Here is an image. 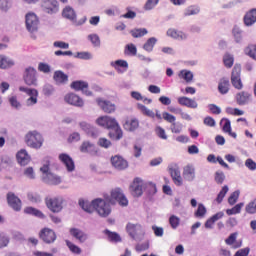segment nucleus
Listing matches in <instances>:
<instances>
[{
	"label": "nucleus",
	"instance_id": "f257e3e1",
	"mask_svg": "<svg viewBox=\"0 0 256 256\" xmlns=\"http://www.w3.org/2000/svg\"><path fill=\"white\" fill-rule=\"evenodd\" d=\"M104 199H94L92 202L86 200H79V206L88 213H93L94 211L102 218H107L112 213L111 202L112 199L110 195L104 194Z\"/></svg>",
	"mask_w": 256,
	"mask_h": 256
},
{
	"label": "nucleus",
	"instance_id": "f03ea898",
	"mask_svg": "<svg viewBox=\"0 0 256 256\" xmlns=\"http://www.w3.org/2000/svg\"><path fill=\"white\" fill-rule=\"evenodd\" d=\"M96 124L113 132H109V137L119 141L123 138V130L115 117L104 115L96 119Z\"/></svg>",
	"mask_w": 256,
	"mask_h": 256
},
{
	"label": "nucleus",
	"instance_id": "7ed1b4c3",
	"mask_svg": "<svg viewBox=\"0 0 256 256\" xmlns=\"http://www.w3.org/2000/svg\"><path fill=\"white\" fill-rule=\"evenodd\" d=\"M25 142L28 145V147L39 150L43 146L44 138L40 132L33 130V131H29L26 134Z\"/></svg>",
	"mask_w": 256,
	"mask_h": 256
},
{
	"label": "nucleus",
	"instance_id": "20e7f679",
	"mask_svg": "<svg viewBox=\"0 0 256 256\" xmlns=\"http://www.w3.org/2000/svg\"><path fill=\"white\" fill-rule=\"evenodd\" d=\"M19 91L22 93H25L29 97L25 101V105L27 107L31 108L38 104L39 92L36 88L20 86Z\"/></svg>",
	"mask_w": 256,
	"mask_h": 256
},
{
	"label": "nucleus",
	"instance_id": "39448f33",
	"mask_svg": "<svg viewBox=\"0 0 256 256\" xmlns=\"http://www.w3.org/2000/svg\"><path fill=\"white\" fill-rule=\"evenodd\" d=\"M149 183L143 178H134L131 186L130 192L134 197H141L143 195V191L148 188Z\"/></svg>",
	"mask_w": 256,
	"mask_h": 256
},
{
	"label": "nucleus",
	"instance_id": "423d86ee",
	"mask_svg": "<svg viewBox=\"0 0 256 256\" xmlns=\"http://www.w3.org/2000/svg\"><path fill=\"white\" fill-rule=\"evenodd\" d=\"M39 24H40L39 17L34 12H28L25 15L26 29L30 33L37 32L39 29Z\"/></svg>",
	"mask_w": 256,
	"mask_h": 256
},
{
	"label": "nucleus",
	"instance_id": "0eeeda50",
	"mask_svg": "<svg viewBox=\"0 0 256 256\" xmlns=\"http://www.w3.org/2000/svg\"><path fill=\"white\" fill-rule=\"evenodd\" d=\"M126 230L129 233V235L136 241L143 240L145 231L143 229L142 225L139 224H127Z\"/></svg>",
	"mask_w": 256,
	"mask_h": 256
},
{
	"label": "nucleus",
	"instance_id": "6e6552de",
	"mask_svg": "<svg viewBox=\"0 0 256 256\" xmlns=\"http://www.w3.org/2000/svg\"><path fill=\"white\" fill-rule=\"evenodd\" d=\"M109 197L111 199V204H115V201H117L122 207L129 205V200H127V197L120 188L113 189Z\"/></svg>",
	"mask_w": 256,
	"mask_h": 256
},
{
	"label": "nucleus",
	"instance_id": "1a4fd4ad",
	"mask_svg": "<svg viewBox=\"0 0 256 256\" xmlns=\"http://www.w3.org/2000/svg\"><path fill=\"white\" fill-rule=\"evenodd\" d=\"M71 89L74 91H81L82 94L86 97H92L93 92L89 90V83L83 80H76L70 84Z\"/></svg>",
	"mask_w": 256,
	"mask_h": 256
},
{
	"label": "nucleus",
	"instance_id": "9d476101",
	"mask_svg": "<svg viewBox=\"0 0 256 256\" xmlns=\"http://www.w3.org/2000/svg\"><path fill=\"white\" fill-rule=\"evenodd\" d=\"M24 81L26 85L29 87H37L38 79H37V70L34 67H28L25 69L24 73Z\"/></svg>",
	"mask_w": 256,
	"mask_h": 256
},
{
	"label": "nucleus",
	"instance_id": "9b49d317",
	"mask_svg": "<svg viewBox=\"0 0 256 256\" xmlns=\"http://www.w3.org/2000/svg\"><path fill=\"white\" fill-rule=\"evenodd\" d=\"M96 103L101 108V110L106 114H113L116 112V104L109 100L98 98L96 99Z\"/></svg>",
	"mask_w": 256,
	"mask_h": 256
},
{
	"label": "nucleus",
	"instance_id": "f8f14e48",
	"mask_svg": "<svg viewBox=\"0 0 256 256\" xmlns=\"http://www.w3.org/2000/svg\"><path fill=\"white\" fill-rule=\"evenodd\" d=\"M58 159L65 166L67 172L75 171V162L68 153H60Z\"/></svg>",
	"mask_w": 256,
	"mask_h": 256
},
{
	"label": "nucleus",
	"instance_id": "ddd939ff",
	"mask_svg": "<svg viewBox=\"0 0 256 256\" xmlns=\"http://www.w3.org/2000/svg\"><path fill=\"white\" fill-rule=\"evenodd\" d=\"M64 101L67 104L77 107V108H82V107H84V104H85L84 100L75 93L66 94L64 97Z\"/></svg>",
	"mask_w": 256,
	"mask_h": 256
},
{
	"label": "nucleus",
	"instance_id": "4468645a",
	"mask_svg": "<svg viewBox=\"0 0 256 256\" xmlns=\"http://www.w3.org/2000/svg\"><path fill=\"white\" fill-rule=\"evenodd\" d=\"M241 65H234L232 69V85L235 89H242L243 83L241 80Z\"/></svg>",
	"mask_w": 256,
	"mask_h": 256
},
{
	"label": "nucleus",
	"instance_id": "2eb2a0df",
	"mask_svg": "<svg viewBox=\"0 0 256 256\" xmlns=\"http://www.w3.org/2000/svg\"><path fill=\"white\" fill-rule=\"evenodd\" d=\"M42 10L48 14H55L59 11L57 0H42Z\"/></svg>",
	"mask_w": 256,
	"mask_h": 256
},
{
	"label": "nucleus",
	"instance_id": "dca6fc26",
	"mask_svg": "<svg viewBox=\"0 0 256 256\" xmlns=\"http://www.w3.org/2000/svg\"><path fill=\"white\" fill-rule=\"evenodd\" d=\"M111 164L112 166L119 170V171H122V170H125L127 169V167H129V164L128 162L126 161V159L121 156V155H115V156H112L111 157Z\"/></svg>",
	"mask_w": 256,
	"mask_h": 256
},
{
	"label": "nucleus",
	"instance_id": "f3484780",
	"mask_svg": "<svg viewBox=\"0 0 256 256\" xmlns=\"http://www.w3.org/2000/svg\"><path fill=\"white\" fill-rule=\"evenodd\" d=\"M40 239L46 242V244H51L56 241L57 235L52 229L44 228L40 231Z\"/></svg>",
	"mask_w": 256,
	"mask_h": 256
},
{
	"label": "nucleus",
	"instance_id": "a211bd4d",
	"mask_svg": "<svg viewBox=\"0 0 256 256\" xmlns=\"http://www.w3.org/2000/svg\"><path fill=\"white\" fill-rule=\"evenodd\" d=\"M46 206L50 211L58 213L63 209V200L59 198L46 199Z\"/></svg>",
	"mask_w": 256,
	"mask_h": 256
},
{
	"label": "nucleus",
	"instance_id": "6ab92c4d",
	"mask_svg": "<svg viewBox=\"0 0 256 256\" xmlns=\"http://www.w3.org/2000/svg\"><path fill=\"white\" fill-rule=\"evenodd\" d=\"M79 127L84 131L88 136L96 138L98 136V130L96 127L92 126L86 121L79 122Z\"/></svg>",
	"mask_w": 256,
	"mask_h": 256
},
{
	"label": "nucleus",
	"instance_id": "aec40b11",
	"mask_svg": "<svg viewBox=\"0 0 256 256\" xmlns=\"http://www.w3.org/2000/svg\"><path fill=\"white\" fill-rule=\"evenodd\" d=\"M238 238V233L234 232L224 240L226 242V245H229L232 247V249H238L243 246V241L242 240H237Z\"/></svg>",
	"mask_w": 256,
	"mask_h": 256
},
{
	"label": "nucleus",
	"instance_id": "412c9836",
	"mask_svg": "<svg viewBox=\"0 0 256 256\" xmlns=\"http://www.w3.org/2000/svg\"><path fill=\"white\" fill-rule=\"evenodd\" d=\"M166 35L174 40L184 41L188 38V35L183 31L170 28L167 30Z\"/></svg>",
	"mask_w": 256,
	"mask_h": 256
},
{
	"label": "nucleus",
	"instance_id": "4be33fe9",
	"mask_svg": "<svg viewBox=\"0 0 256 256\" xmlns=\"http://www.w3.org/2000/svg\"><path fill=\"white\" fill-rule=\"evenodd\" d=\"M177 101L180 106H183V107H186L189 109H197L198 108V103L194 99H191L189 97L181 96V97H178Z\"/></svg>",
	"mask_w": 256,
	"mask_h": 256
},
{
	"label": "nucleus",
	"instance_id": "5701e85b",
	"mask_svg": "<svg viewBox=\"0 0 256 256\" xmlns=\"http://www.w3.org/2000/svg\"><path fill=\"white\" fill-rule=\"evenodd\" d=\"M42 181L48 185L57 186L62 183V178L61 176H57V174H53V172H51L50 174H46V176H42Z\"/></svg>",
	"mask_w": 256,
	"mask_h": 256
},
{
	"label": "nucleus",
	"instance_id": "b1692460",
	"mask_svg": "<svg viewBox=\"0 0 256 256\" xmlns=\"http://www.w3.org/2000/svg\"><path fill=\"white\" fill-rule=\"evenodd\" d=\"M243 24L246 27H251L256 24V8L249 10L243 17Z\"/></svg>",
	"mask_w": 256,
	"mask_h": 256
},
{
	"label": "nucleus",
	"instance_id": "393cba45",
	"mask_svg": "<svg viewBox=\"0 0 256 256\" xmlns=\"http://www.w3.org/2000/svg\"><path fill=\"white\" fill-rule=\"evenodd\" d=\"M53 81L56 85H66L69 81V76L61 70H57L53 73Z\"/></svg>",
	"mask_w": 256,
	"mask_h": 256
},
{
	"label": "nucleus",
	"instance_id": "a878e982",
	"mask_svg": "<svg viewBox=\"0 0 256 256\" xmlns=\"http://www.w3.org/2000/svg\"><path fill=\"white\" fill-rule=\"evenodd\" d=\"M69 234L76 240H78L80 243H84L88 239V235L83 230H80L78 228L69 229Z\"/></svg>",
	"mask_w": 256,
	"mask_h": 256
},
{
	"label": "nucleus",
	"instance_id": "bb28decb",
	"mask_svg": "<svg viewBox=\"0 0 256 256\" xmlns=\"http://www.w3.org/2000/svg\"><path fill=\"white\" fill-rule=\"evenodd\" d=\"M196 177V170L194 166L188 165L183 168V178L185 181L193 182Z\"/></svg>",
	"mask_w": 256,
	"mask_h": 256
},
{
	"label": "nucleus",
	"instance_id": "cd10ccee",
	"mask_svg": "<svg viewBox=\"0 0 256 256\" xmlns=\"http://www.w3.org/2000/svg\"><path fill=\"white\" fill-rule=\"evenodd\" d=\"M80 152L95 155L97 154L98 150L95 144L89 141H84L80 146Z\"/></svg>",
	"mask_w": 256,
	"mask_h": 256
},
{
	"label": "nucleus",
	"instance_id": "c85d7f7f",
	"mask_svg": "<svg viewBox=\"0 0 256 256\" xmlns=\"http://www.w3.org/2000/svg\"><path fill=\"white\" fill-rule=\"evenodd\" d=\"M7 200L9 205L15 210L20 211L22 208V202L21 200L15 196L13 193H9L7 196Z\"/></svg>",
	"mask_w": 256,
	"mask_h": 256
},
{
	"label": "nucleus",
	"instance_id": "c756f323",
	"mask_svg": "<svg viewBox=\"0 0 256 256\" xmlns=\"http://www.w3.org/2000/svg\"><path fill=\"white\" fill-rule=\"evenodd\" d=\"M17 160L18 163L21 166H26L29 164L30 160H31V156L29 155V153L27 152L26 149H21L18 153H17Z\"/></svg>",
	"mask_w": 256,
	"mask_h": 256
},
{
	"label": "nucleus",
	"instance_id": "7c9ffc66",
	"mask_svg": "<svg viewBox=\"0 0 256 256\" xmlns=\"http://www.w3.org/2000/svg\"><path fill=\"white\" fill-rule=\"evenodd\" d=\"M232 38H234V43L243 44L244 31L240 27L235 26L234 28H232Z\"/></svg>",
	"mask_w": 256,
	"mask_h": 256
},
{
	"label": "nucleus",
	"instance_id": "2f4dec72",
	"mask_svg": "<svg viewBox=\"0 0 256 256\" xmlns=\"http://www.w3.org/2000/svg\"><path fill=\"white\" fill-rule=\"evenodd\" d=\"M110 65L119 73H124L129 68V63L126 60L112 61Z\"/></svg>",
	"mask_w": 256,
	"mask_h": 256
},
{
	"label": "nucleus",
	"instance_id": "473e14b6",
	"mask_svg": "<svg viewBox=\"0 0 256 256\" xmlns=\"http://www.w3.org/2000/svg\"><path fill=\"white\" fill-rule=\"evenodd\" d=\"M123 127L128 132H135L139 128V120L136 118L128 119L123 124Z\"/></svg>",
	"mask_w": 256,
	"mask_h": 256
},
{
	"label": "nucleus",
	"instance_id": "72a5a7b5",
	"mask_svg": "<svg viewBox=\"0 0 256 256\" xmlns=\"http://www.w3.org/2000/svg\"><path fill=\"white\" fill-rule=\"evenodd\" d=\"M251 94L248 92H240L236 95V102L239 106H244L250 103Z\"/></svg>",
	"mask_w": 256,
	"mask_h": 256
},
{
	"label": "nucleus",
	"instance_id": "f704fd0d",
	"mask_svg": "<svg viewBox=\"0 0 256 256\" xmlns=\"http://www.w3.org/2000/svg\"><path fill=\"white\" fill-rule=\"evenodd\" d=\"M170 174L176 186L180 187L183 185V178L179 168H170Z\"/></svg>",
	"mask_w": 256,
	"mask_h": 256
},
{
	"label": "nucleus",
	"instance_id": "c9c22d12",
	"mask_svg": "<svg viewBox=\"0 0 256 256\" xmlns=\"http://www.w3.org/2000/svg\"><path fill=\"white\" fill-rule=\"evenodd\" d=\"M62 16L63 18L70 20L72 23H75L77 19V15L71 7H65L62 11Z\"/></svg>",
	"mask_w": 256,
	"mask_h": 256
},
{
	"label": "nucleus",
	"instance_id": "e433bc0d",
	"mask_svg": "<svg viewBox=\"0 0 256 256\" xmlns=\"http://www.w3.org/2000/svg\"><path fill=\"white\" fill-rule=\"evenodd\" d=\"M14 65H15V62L13 59H11L10 57L5 56V55H0V68L1 69L11 68Z\"/></svg>",
	"mask_w": 256,
	"mask_h": 256
},
{
	"label": "nucleus",
	"instance_id": "4c0bfd02",
	"mask_svg": "<svg viewBox=\"0 0 256 256\" xmlns=\"http://www.w3.org/2000/svg\"><path fill=\"white\" fill-rule=\"evenodd\" d=\"M230 82L227 78H222L218 84V92L222 95H226L229 92Z\"/></svg>",
	"mask_w": 256,
	"mask_h": 256
},
{
	"label": "nucleus",
	"instance_id": "58836bf2",
	"mask_svg": "<svg viewBox=\"0 0 256 256\" xmlns=\"http://www.w3.org/2000/svg\"><path fill=\"white\" fill-rule=\"evenodd\" d=\"M244 54L250 57L251 59L256 60V44L247 45L244 50Z\"/></svg>",
	"mask_w": 256,
	"mask_h": 256
},
{
	"label": "nucleus",
	"instance_id": "ea45409f",
	"mask_svg": "<svg viewBox=\"0 0 256 256\" xmlns=\"http://www.w3.org/2000/svg\"><path fill=\"white\" fill-rule=\"evenodd\" d=\"M200 13V8L198 6H190L186 8L183 12V17H189V16H194Z\"/></svg>",
	"mask_w": 256,
	"mask_h": 256
},
{
	"label": "nucleus",
	"instance_id": "a19ab883",
	"mask_svg": "<svg viewBox=\"0 0 256 256\" xmlns=\"http://www.w3.org/2000/svg\"><path fill=\"white\" fill-rule=\"evenodd\" d=\"M24 212L29 215H33L34 217H38L40 219L45 218V215L38 209H35L33 207H27Z\"/></svg>",
	"mask_w": 256,
	"mask_h": 256
},
{
	"label": "nucleus",
	"instance_id": "79ce46f5",
	"mask_svg": "<svg viewBox=\"0 0 256 256\" xmlns=\"http://www.w3.org/2000/svg\"><path fill=\"white\" fill-rule=\"evenodd\" d=\"M179 77L180 79H184V81H186V83H191V81H193V73L189 70H181L179 73Z\"/></svg>",
	"mask_w": 256,
	"mask_h": 256
},
{
	"label": "nucleus",
	"instance_id": "37998d69",
	"mask_svg": "<svg viewBox=\"0 0 256 256\" xmlns=\"http://www.w3.org/2000/svg\"><path fill=\"white\" fill-rule=\"evenodd\" d=\"M105 234L107 235L109 241L113 243H119L122 241L121 236L116 232H111L109 230H105Z\"/></svg>",
	"mask_w": 256,
	"mask_h": 256
},
{
	"label": "nucleus",
	"instance_id": "c03bdc74",
	"mask_svg": "<svg viewBox=\"0 0 256 256\" xmlns=\"http://www.w3.org/2000/svg\"><path fill=\"white\" fill-rule=\"evenodd\" d=\"M220 127H222L224 133L232 131L231 121L228 118H222L220 120Z\"/></svg>",
	"mask_w": 256,
	"mask_h": 256
},
{
	"label": "nucleus",
	"instance_id": "a18cd8bd",
	"mask_svg": "<svg viewBox=\"0 0 256 256\" xmlns=\"http://www.w3.org/2000/svg\"><path fill=\"white\" fill-rule=\"evenodd\" d=\"M157 43V39L155 37H151L147 40V42L143 45V49L147 52H152L154 46Z\"/></svg>",
	"mask_w": 256,
	"mask_h": 256
},
{
	"label": "nucleus",
	"instance_id": "49530a36",
	"mask_svg": "<svg viewBox=\"0 0 256 256\" xmlns=\"http://www.w3.org/2000/svg\"><path fill=\"white\" fill-rule=\"evenodd\" d=\"M245 212L250 215L256 214V198L251 200L246 206H245Z\"/></svg>",
	"mask_w": 256,
	"mask_h": 256
},
{
	"label": "nucleus",
	"instance_id": "de8ad7c7",
	"mask_svg": "<svg viewBox=\"0 0 256 256\" xmlns=\"http://www.w3.org/2000/svg\"><path fill=\"white\" fill-rule=\"evenodd\" d=\"M138 109L141 111V113L147 117H150L152 119L155 118V113L148 109L146 106H144L143 104H138L137 105Z\"/></svg>",
	"mask_w": 256,
	"mask_h": 256
},
{
	"label": "nucleus",
	"instance_id": "09e8293b",
	"mask_svg": "<svg viewBox=\"0 0 256 256\" xmlns=\"http://www.w3.org/2000/svg\"><path fill=\"white\" fill-rule=\"evenodd\" d=\"M10 243V237L4 232H0V249L8 247Z\"/></svg>",
	"mask_w": 256,
	"mask_h": 256
},
{
	"label": "nucleus",
	"instance_id": "8fccbe9b",
	"mask_svg": "<svg viewBox=\"0 0 256 256\" xmlns=\"http://www.w3.org/2000/svg\"><path fill=\"white\" fill-rule=\"evenodd\" d=\"M243 207H244V203H239L234 207H232V209L226 210V214H228V216L239 214L241 213V210Z\"/></svg>",
	"mask_w": 256,
	"mask_h": 256
},
{
	"label": "nucleus",
	"instance_id": "3c124183",
	"mask_svg": "<svg viewBox=\"0 0 256 256\" xmlns=\"http://www.w3.org/2000/svg\"><path fill=\"white\" fill-rule=\"evenodd\" d=\"M228 192H229L228 186L222 187V190H220V193H218V196H216V203L221 204Z\"/></svg>",
	"mask_w": 256,
	"mask_h": 256
},
{
	"label": "nucleus",
	"instance_id": "603ef678",
	"mask_svg": "<svg viewBox=\"0 0 256 256\" xmlns=\"http://www.w3.org/2000/svg\"><path fill=\"white\" fill-rule=\"evenodd\" d=\"M224 61V66L231 68L234 64V56L230 53L224 54V57L222 59Z\"/></svg>",
	"mask_w": 256,
	"mask_h": 256
},
{
	"label": "nucleus",
	"instance_id": "864d4df0",
	"mask_svg": "<svg viewBox=\"0 0 256 256\" xmlns=\"http://www.w3.org/2000/svg\"><path fill=\"white\" fill-rule=\"evenodd\" d=\"M66 246L69 248V250L73 254L79 255L82 253V249L80 247H78L77 245H75L73 242H70L69 240H66Z\"/></svg>",
	"mask_w": 256,
	"mask_h": 256
},
{
	"label": "nucleus",
	"instance_id": "5fc2aeb1",
	"mask_svg": "<svg viewBox=\"0 0 256 256\" xmlns=\"http://www.w3.org/2000/svg\"><path fill=\"white\" fill-rule=\"evenodd\" d=\"M88 40L95 47H100L101 46V39H100L99 35H97V34L88 35Z\"/></svg>",
	"mask_w": 256,
	"mask_h": 256
},
{
	"label": "nucleus",
	"instance_id": "6e6d98bb",
	"mask_svg": "<svg viewBox=\"0 0 256 256\" xmlns=\"http://www.w3.org/2000/svg\"><path fill=\"white\" fill-rule=\"evenodd\" d=\"M9 103L11 107L15 110H20L22 108V104L20 101H18V98L16 96H11L9 98Z\"/></svg>",
	"mask_w": 256,
	"mask_h": 256
},
{
	"label": "nucleus",
	"instance_id": "4d7b16f0",
	"mask_svg": "<svg viewBox=\"0 0 256 256\" xmlns=\"http://www.w3.org/2000/svg\"><path fill=\"white\" fill-rule=\"evenodd\" d=\"M180 222H181L180 218L175 215H172L169 218V224H170L171 228L174 230H176L179 227Z\"/></svg>",
	"mask_w": 256,
	"mask_h": 256
},
{
	"label": "nucleus",
	"instance_id": "13d9d810",
	"mask_svg": "<svg viewBox=\"0 0 256 256\" xmlns=\"http://www.w3.org/2000/svg\"><path fill=\"white\" fill-rule=\"evenodd\" d=\"M75 58H79V59H82V60H92L93 59V54L90 53V52H77L75 55H74Z\"/></svg>",
	"mask_w": 256,
	"mask_h": 256
},
{
	"label": "nucleus",
	"instance_id": "bf43d9fd",
	"mask_svg": "<svg viewBox=\"0 0 256 256\" xmlns=\"http://www.w3.org/2000/svg\"><path fill=\"white\" fill-rule=\"evenodd\" d=\"M125 54L129 56L137 55V47L134 44H128L125 47Z\"/></svg>",
	"mask_w": 256,
	"mask_h": 256
},
{
	"label": "nucleus",
	"instance_id": "052dcab7",
	"mask_svg": "<svg viewBox=\"0 0 256 256\" xmlns=\"http://www.w3.org/2000/svg\"><path fill=\"white\" fill-rule=\"evenodd\" d=\"M244 166L249 170V171H256V162L252 158H247L244 162Z\"/></svg>",
	"mask_w": 256,
	"mask_h": 256
},
{
	"label": "nucleus",
	"instance_id": "680f3d73",
	"mask_svg": "<svg viewBox=\"0 0 256 256\" xmlns=\"http://www.w3.org/2000/svg\"><path fill=\"white\" fill-rule=\"evenodd\" d=\"M155 133L158 136V138H160L162 140H167L168 139V136L166 134L165 129L162 128L161 126H156Z\"/></svg>",
	"mask_w": 256,
	"mask_h": 256
},
{
	"label": "nucleus",
	"instance_id": "e2e57ef3",
	"mask_svg": "<svg viewBox=\"0 0 256 256\" xmlns=\"http://www.w3.org/2000/svg\"><path fill=\"white\" fill-rule=\"evenodd\" d=\"M239 197H240V191H235L234 193L230 194V197H228V204H230V206L235 205Z\"/></svg>",
	"mask_w": 256,
	"mask_h": 256
},
{
	"label": "nucleus",
	"instance_id": "0e129e2a",
	"mask_svg": "<svg viewBox=\"0 0 256 256\" xmlns=\"http://www.w3.org/2000/svg\"><path fill=\"white\" fill-rule=\"evenodd\" d=\"M27 197L32 203H40L42 201L41 196L35 192L28 193Z\"/></svg>",
	"mask_w": 256,
	"mask_h": 256
},
{
	"label": "nucleus",
	"instance_id": "69168bd1",
	"mask_svg": "<svg viewBox=\"0 0 256 256\" xmlns=\"http://www.w3.org/2000/svg\"><path fill=\"white\" fill-rule=\"evenodd\" d=\"M38 71L48 74L51 72V66L47 63L40 62L38 63Z\"/></svg>",
	"mask_w": 256,
	"mask_h": 256
},
{
	"label": "nucleus",
	"instance_id": "338daca9",
	"mask_svg": "<svg viewBox=\"0 0 256 256\" xmlns=\"http://www.w3.org/2000/svg\"><path fill=\"white\" fill-rule=\"evenodd\" d=\"M207 213L206 207L203 204L198 205V209L195 212L197 218H203Z\"/></svg>",
	"mask_w": 256,
	"mask_h": 256
},
{
	"label": "nucleus",
	"instance_id": "774afa93",
	"mask_svg": "<svg viewBox=\"0 0 256 256\" xmlns=\"http://www.w3.org/2000/svg\"><path fill=\"white\" fill-rule=\"evenodd\" d=\"M148 33V31L143 28V29H135L131 31V35L134 38H139V37H143L144 35H146Z\"/></svg>",
	"mask_w": 256,
	"mask_h": 256
}]
</instances>
